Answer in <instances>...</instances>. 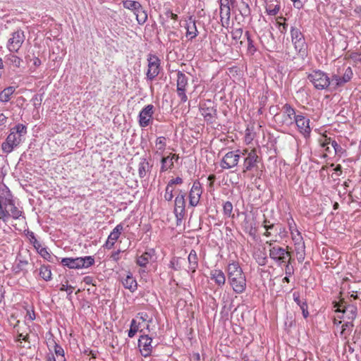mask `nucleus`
<instances>
[{
    "label": "nucleus",
    "mask_w": 361,
    "mask_h": 361,
    "mask_svg": "<svg viewBox=\"0 0 361 361\" xmlns=\"http://www.w3.org/2000/svg\"><path fill=\"white\" fill-rule=\"evenodd\" d=\"M188 84V78L183 72L178 71L177 73V94L180 99V102L183 103L188 100L185 94Z\"/></svg>",
    "instance_id": "16"
},
{
    "label": "nucleus",
    "mask_w": 361,
    "mask_h": 361,
    "mask_svg": "<svg viewBox=\"0 0 361 361\" xmlns=\"http://www.w3.org/2000/svg\"><path fill=\"white\" fill-rule=\"evenodd\" d=\"M289 228L290 230L292 239L295 242V245H298L297 250H300L302 252H304L305 244L302 242V237L301 235V233L297 229H295V231L296 233H295L293 232V229L291 223H289ZM299 259H304L303 253L300 254Z\"/></svg>",
    "instance_id": "22"
},
{
    "label": "nucleus",
    "mask_w": 361,
    "mask_h": 361,
    "mask_svg": "<svg viewBox=\"0 0 361 361\" xmlns=\"http://www.w3.org/2000/svg\"><path fill=\"white\" fill-rule=\"evenodd\" d=\"M293 300L296 302V304L300 307V310H302L304 318L306 319L309 316L307 302L305 301L300 300V294L298 292L293 293Z\"/></svg>",
    "instance_id": "28"
},
{
    "label": "nucleus",
    "mask_w": 361,
    "mask_h": 361,
    "mask_svg": "<svg viewBox=\"0 0 361 361\" xmlns=\"http://www.w3.org/2000/svg\"><path fill=\"white\" fill-rule=\"evenodd\" d=\"M201 115L207 123H212L217 118L216 104L211 99H205L200 103Z\"/></svg>",
    "instance_id": "6"
},
{
    "label": "nucleus",
    "mask_w": 361,
    "mask_h": 361,
    "mask_svg": "<svg viewBox=\"0 0 361 361\" xmlns=\"http://www.w3.org/2000/svg\"><path fill=\"white\" fill-rule=\"evenodd\" d=\"M224 214L228 217H233L232 214L233 204L230 201H226L223 205Z\"/></svg>",
    "instance_id": "46"
},
{
    "label": "nucleus",
    "mask_w": 361,
    "mask_h": 361,
    "mask_svg": "<svg viewBox=\"0 0 361 361\" xmlns=\"http://www.w3.org/2000/svg\"><path fill=\"white\" fill-rule=\"evenodd\" d=\"M245 154H247V156L244 158L242 171L243 173L257 169L259 161V158L255 149H252L250 152L247 151L245 152Z\"/></svg>",
    "instance_id": "12"
},
{
    "label": "nucleus",
    "mask_w": 361,
    "mask_h": 361,
    "mask_svg": "<svg viewBox=\"0 0 361 361\" xmlns=\"http://www.w3.org/2000/svg\"><path fill=\"white\" fill-rule=\"evenodd\" d=\"M173 187H171L167 184L166 190H165V194H164V200L166 201L170 202L172 200V199L173 197Z\"/></svg>",
    "instance_id": "50"
},
{
    "label": "nucleus",
    "mask_w": 361,
    "mask_h": 361,
    "mask_svg": "<svg viewBox=\"0 0 361 361\" xmlns=\"http://www.w3.org/2000/svg\"><path fill=\"white\" fill-rule=\"evenodd\" d=\"M276 231L281 238H283L286 236L287 232L286 228L281 225L277 224L276 226Z\"/></svg>",
    "instance_id": "55"
},
{
    "label": "nucleus",
    "mask_w": 361,
    "mask_h": 361,
    "mask_svg": "<svg viewBox=\"0 0 361 361\" xmlns=\"http://www.w3.org/2000/svg\"><path fill=\"white\" fill-rule=\"evenodd\" d=\"M3 203L4 207H6V209L10 206H13L15 200H13V197L10 192H8L6 197L4 198Z\"/></svg>",
    "instance_id": "49"
},
{
    "label": "nucleus",
    "mask_w": 361,
    "mask_h": 361,
    "mask_svg": "<svg viewBox=\"0 0 361 361\" xmlns=\"http://www.w3.org/2000/svg\"><path fill=\"white\" fill-rule=\"evenodd\" d=\"M308 79L318 90H324L331 84V80H330L327 74L319 70L314 71L310 73Z\"/></svg>",
    "instance_id": "8"
},
{
    "label": "nucleus",
    "mask_w": 361,
    "mask_h": 361,
    "mask_svg": "<svg viewBox=\"0 0 361 361\" xmlns=\"http://www.w3.org/2000/svg\"><path fill=\"white\" fill-rule=\"evenodd\" d=\"M230 1L232 3V0H219L220 8L230 7L229 6Z\"/></svg>",
    "instance_id": "62"
},
{
    "label": "nucleus",
    "mask_w": 361,
    "mask_h": 361,
    "mask_svg": "<svg viewBox=\"0 0 361 361\" xmlns=\"http://www.w3.org/2000/svg\"><path fill=\"white\" fill-rule=\"evenodd\" d=\"M276 239L267 240L266 244L269 246V252L270 259H271L277 266L281 267L286 263L288 258H290V253L287 249L276 245Z\"/></svg>",
    "instance_id": "2"
},
{
    "label": "nucleus",
    "mask_w": 361,
    "mask_h": 361,
    "mask_svg": "<svg viewBox=\"0 0 361 361\" xmlns=\"http://www.w3.org/2000/svg\"><path fill=\"white\" fill-rule=\"evenodd\" d=\"M147 78L149 80H153L160 72L161 61L157 56L150 54L147 56Z\"/></svg>",
    "instance_id": "11"
},
{
    "label": "nucleus",
    "mask_w": 361,
    "mask_h": 361,
    "mask_svg": "<svg viewBox=\"0 0 361 361\" xmlns=\"http://www.w3.org/2000/svg\"><path fill=\"white\" fill-rule=\"evenodd\" d=\"M154 110V106L152 104H148L140 111L138 121L142 128H145L152 123Z\"/></svg>",
    "instance_id": "17"
},
{
    "label": "nucleus",
    "mask_w": 361,
    "mask_h": 361,
    "mask_svg": "<svg viewBox=\"0 0 361 361\" xmlns=\"http://www.w3.org/2000/svg\"><path fill=\"white\" fill-rule=\"evenodd\" d=\"M202 193L201 184L198 180H195L189 192V204L191 207H196Z\"/></svg>",
    "instance_id": "19"
},
{
    "label": "nucleus",
    "mask_w": 361,
    "mask_h": 361,
    "mask_svg": "<svg viewBox=\"0 0 361 361\" xmlns=\"http://www.w3.org/2000/svg\"><path fill=\"white\" fill-rule=\"evenodd\" d=\"M25 39L24 31L18 29L11 35V37L8 40L6 45L10 52H18Z\"/></svg>",
    "instance_id": "9"
},
{
    "label": "nucleus",
    "mask_w": 361,
    "mask_h": 361,
    "mask_svg": "<svg viewBox=\"0 0 361 361\" xmlns=\"http://www.w3.org/2000/svg\"><path fill=\"white\" fill-rule=\"evenodd\" d=\"M173 168V162L171 161V159L167 157H163L161 159V169L160 172H165L169 169Z\"/></svg>",
    "instance_id": "37"
},
{
    "label": "nucleus",
    "mask_w": 361,
    "mask_h": 361,
    "mask_svg": "<svg viewBox=\"0 0 361 361\" xmlns=\"http://www.w3.org/2000/svg\"><path fill=\"white\" fill-rule=\"evenodd\" d=\"M239 11L243 17H247L250 15L251 11L248 3L242 0L239 6Z\"/></svg>",
    "instance_id": "44"
},
{
    "label": "nucleus",
    "mask_w": 361,
    "mask_h": 361,
    "mask_svg": "<svg viewBox=\"0 0 361 361\" xmlns=\"http://www.w3.org/2000/svg\"><path fill=\"white\" fill-rule=\"evenodd\" d=\"M331 145L334 148L335 154L343 153V149L341 146L338 145L336 141L332 140L331 137H326L325 139V142L322 144V147H324L326 145Z\"/></svg>",
    "instance_id": "36"
},
{
    "label": "nucleus",
    "mask_w": 361,
    "mask_h": 361,
    "mask_svg": "<svg viewBox=\"0 0 361 361\" xmlns=\"http://www.w3.org/2000/svg\"><path fill=\"white\" fill-rule=\"evenodd\" d=\"M136 16V20L139 25H143L147 20V11L141 7L134 13Z\"/></svg>",
    "instance_id": "35"
},
{
    "label": "nucleus",
    "mask_w": 361,
    "mask_h": 361,
    "mask_svg": "<svg viewBox=\"0 0 361 361\" xmlns=\"http://www.w3.org/2000/svg\"><path fill=\"white\" fill-rule=\"evenodd\" d=\"M54 345V353L57 356L64 357V350L61 345L56 343L54 340H52Z\"/></svg>",
    "instance_id": "52"
},
{
    "label": "nucleus",
    "mask_w": 361,
    "mask_h": 361,
    "mask_svg": "<svg viewBox=\"0 0 361 361\" xmlns=\"http://www.w3.org/2000/svg\"><path fill=\"white\" fill-rule=\"evenodd\" d=\"M185 193L180 191V193L176 197L174 213L178 219L183 218L185 212Z\"/></svg>",
    "instance_id": "18"
},
{
    "label": "nucleus",
    "mask_w": 361,
    "mask_h": 361,
    "mask_svg": "<svg viewBox=\"0 0 361 361\" xmlns=\"http://www.w3.org/2000/svg\"><path fill=\"white\" fill-rule=\"evenodd\" d=\"M335 307L338 312L343 314V317L348 319L353 320L357 315V307L354 305L347 304L344 301H341L339 303L336 304Z\"/></svg>",
    "instance_id": "15"
},
{
    "label": "nucleus",
    "mask_w": 361,
    "mask_h": 361,
    "mask_svg": "<svg viewBox=\"0 0 361 361\" xmlns=\"http://www.w3.org/2000/svg\"><path fill=\"white\" fill-rule=\"evenodd\" d=\"M38 253L46 260L49 262H54L55 259H57V257L55 255L49 253L48 250L46 247H41L38 250Z\"/></svg>",
    "instance_id": "41"
},
{
    "label": "nucleus",
    "mask_w": 361,
    "mask_h": 361,
    "mask_svg": "<svg viewBox=\"0 0 361 361\" xmlns=\"http://www.w3.org/2000/svg\"><path fill=\"white\" fill-rule=\"evenodd\" d=\"M123 231V225L121 224H118L108 236L107 240L104 244V247L108 250L111 249Z\"/></svg>",
    "instance_id": "21"
},
{
    "label": "nucleus",
    "mask_w": 361,
    "mask_h": 361,
    "mask_svg": "<svg viewBox=\"0 0 361 361\" xmlns=\"http://www.w3.org/2000/svg\"><path fill=\"white\" fill-rule=\"evenodd\" d=\"M285 266V272L286 275L288 276H290L293 274L294 270L293 267L291 266V258H288L286 261V263L283 264Z\"/></svg>",
    "instance_id": "51"
},
{
    "label": "nucleus",
    "mask_w": 361,
    "mask_h": 361,
    "mask_svg": "<svg viewBox=\"0 0 361 361\" xmlns=\"http://www.w3.org/2000/svg\"><path fill=\"white\" fill-rule=\"evenodd\" d=\"M21 141V138L14 133V130H11V133L6 140L1 144V149L4 153L9 154L15 147L19 145Z\"/></svg>",
    "instance_id": "14"
},
{
    "label": "nucleus",
    "mask_w": 361,
    "mask_h": 361,
    "mask_svg": "<svg viewBox=\"0 0 361 361\" xmlns=\"http://www.w3.org/2000/svg\"><path fill=\"white\" fill-rule=\"evenodd\" d=\"M19 321H18L17 324L14 326L16 331L17 337H16V342L22 343L21 341H23V338L24 337V332H20V326H19Z\"/></svg>",
    "instance_id": "53"
},
{
    "label": "nucleus",
    "mask_w": 361,
    "mask_h": 361,
    "mask_svg": "<svg viewBox=\"0 0 361 361\" xmlns=\"http://www.w3.org/2000/svg\"><path fill=\"white\" fill-rule=\"evenodd\" d=\"M281 114H276L274 118L276 121L281 123L282 126L290 127L294 124V119L296 116L295 109L289 104L283 106Z\"/></svg>",
    "instance_id": "7"
},
{
    "label": "nucleus",
    "mask_w": 361,
    "mask_h": 361,
    "mask_svg": "<svg viewBox=\"0 0 361 361\" xmlns=\"http://www.w3.org/2000/svg\"><path fill=\"white\" fill-rule=\"evenodd\" d=\"M230 17H231V8L230 7H226V8H220V18H221V25L224 27H228L230 22Z\"/></svg>",
    "instance_id": "30"
},
{
    "label": "nucleus",
    "mask_w": 361,
    "mask_h": 361,
    "mask_svg": "<svg viewBox=\"0 0 361 361\" xmlns=\"http://www.w3.org/2000/svg\"><path fill=\"white\" fill-rule=\"evenodd\" d=\"M123 5L124 8L133 11V13L136 12L142 6L140 2L132 0L123 1Z\"/></svg>",
    "instance_id": "38"
},
{
    "label": "nucleus",
    "mask_w": 361,
    "mask_h": 361,
    "mask_svg": "<svg viewBox=\"0 0 361 361\" xmlns=\"http://www.w3.org/2000/svg\"><path fill=\"white\" fill-rule=\"evenodd\" d=\"M267 222H268L267 219H265L263 222V226L265 228V230H267L268 231L269 230L274 229V228H276V226H275V224H267Z\"/></svg>",
    "instance_id": "60"
},
{
    "label": "nucleus",
    "mask_w": 361,
    "mask_h": 361,
    "mask_svg": "<svg viewBox=\"0 0 361 361\" xmlns=\"http://www.w3.org/2000/svg\"><path fill=\"white\" fill-rule=\"evenodd\" d=\"M280 20H283L284 21L286 20V19L283 17L279 18ZM279 26V30L282 34H284L287 32L288 29V24L286 22L281 23L280 21L277 22Z\"/></svg>",
    "instance_id": "54"
},
{
    "label": "nucleus",
    "mask_w": 361,
    "mask_h": 361,
    "mask_svg": "<svg viewBox=\"0 0 361 361\" xmlns=\"http://www.w3.org/2000/svg\"><path fill=\"white\" fill-rule=\"evenodd\" d=\"M6 59L10 65L16 68H19L23 62V60L20 57L12 54L7 55Z\"/></svg>",
    "instance_id": "43"
},
{
    "label": "nucleus",
    "mask_w": 361,
    "mask_h": 361,
    "mask_svg": "<svg viewBox=\"0 0 361 361\" xmlns=\"http://www.w3.org/2000/svg\"><path fill=\"white\" fill-rule=\"evenodd\" d=\"M152 257V253L149 252H144L141 256L137 259V264L142 267H146Z\"/></svg>",
    "instance_id": "39"
},
{
    "label": "nucleus",
    "mask_w": 361,
    "mask_h": 361,
    "mask_svg": "<svg viewBox=\"0 0 361 361\" xmlns=\"http://www.w3.org/2000/svg\"><path fill=\"white\" fill-rule=\"evenodd\" d=\"M210 278L218 286H223L226 283V276L220 269H212L210 271Z\"/></svg>",
    "instance_id": "24"
},
{
    "label": "nucleus",
    "mask_w": 361,
    "mask_h": 361,
    "mask_svg": "<svg viewBox=\"0 0 361 361\" xmlns=\"http://www.w3.org/2000/svg\"><path fill=\"white\" fill-rule=\"evenodd\" d=\"M353 73L350 66L342 65L336 69V72L333 73L331 76V85L335 87H342L349 82Z\"/></svg>",
    "instance_id": "4"
},
{
    "label": "nucleus",
    "mask_w": 361,
    "mask_h": 361,
    "mask_svg": "<svg viewBox=\"0 0 361 361\" xmlns=\"http://www.w3.org/2000/svg\"><path fill=\"white\" fill-rule=\"evenodd\" d=\"M247 152V150H243V152L240 150H236L227 152L221 160V168L224 169H229L236 166L238 164L241 154L245 155V152Z\"/></svg>",
    "instance_id": "10"
},
{
    "label": "nucleus",
    "mask_w": 361,
    "mask_h": 361,
    "mask_svg": "<svg viewBox=\"0 0 361 361\" xmlns=\"http://www.w3.org/2000/svg\"><path fill=\"white\" fill-rule=\"evenodd\" d=\"M121 282L124 288L130 290L131 292L137 290V283L131 273L128 272L125 276L122 277Z\"/></svg>",
    "instance_id": "23"
},
{
    "label": "nucleus",
    "mask_w": 361,
    "mask_h": 361,
    "mask_svg": "<svg viewBox=\"0 0 361 361\" xmlns=\"http://www.w3.org/2000/svg\"><path fill=\"white\" fill-rule=\"evenodd\" d=\"M294 123L297 126L299 131L305 136H308L310 134V119L306 118L303 115H296Z\"/></svg>",
    "instance_id": "20"
},
{
    "label": "nucleus",
    "mask_w": 361,
    "mask_h": 361,
    "mask_svg": "<svg viewBox=\"0 0 361 361\" xmlns=\"http://www.w3.org/2000/svg\"><path fill=\"white\" fill-rule=\"evenodd\" d=\"M15 90L16 89L13 86H9L4 89L0 92V101L4 103L8 102L11 99V97L15 92Z\"/></svg>",
    "instance_id": "32"
},
{
    "label": "nucleus",
    "mask_w": 361,
    "mask_h": 361,
    "mask_svg": "<svg viewBox=\"0 0 361 361\" xmlns=\"http://www.w3.org/2000/svg\"><path fill=\"white\" fill-rule=\"evenodd\" d=\"M166 138L164 136L158 137L155 142V145L157 148L155 154L161 155V153L165 150L166 146Z\"/></svg>",
    "instance_id": "34"
},
{
    "label": "nucleus",
    "mask_w": 361,
    "mask_h": 361,
    "mask_svg": "<svg viewBox=\"0 0 361 361\" xmlns=\"http://www.w3.org/2000/svg\"><path fill=\"white\" fill-rule=\"evenodd\" d=\"M183 183V179L180 177H176V178L171 179L168 185L173 187V185H180Z\"/></svg>",
    "instance_id": "58"
},
{
    "label": "nucleus",
    "mask_w": 361,
    "mask_h": 361,
    "mask_svg": "<svg viewBox=\"0 0 361 361\" xmlns=\"http://www.w3.org/2000/svg\"><path fill=\"white\" fill-rule=\"evenodd\" d=\"M152 165H150L147 157H141L138 166V174L140 178H143L147 173L151 170Z\"/></svg>",
    "instance_id": "25"
},
{
    "label": "nucleus",
    "mask_w": 361,
    "mask_h": 361,
    "mask_svg": "<svg viewBox=\"0 0 361 361\" xmlns=\"http://www.w3.org/2000/svg\"><path fill=\"white\" fill-rule=\"evenodd\" d=\"M257 263L260 265V266H264L267 264V257L266 256H264V257H258L257 259Z\"/></svg>",
    "instance_id": "61"
},
{
    "label": "nucleus",
    "mask_w": 361,
    "mask_h": 361,
    "mask_svg": "<svg viewBox=\"0 0 361 361\" xmlns=\"http://www.w3.org/2000/svg\"><path fill=\"white\" fill-rule=\"evenodd\" d=\"M11 130H14V133H16L17 135H19L20 138H21V137L23 135H25L27 133V128H26L25 126H24L23 124H20V123L16 125Z\"/></svg>",
    "instance_id": "47"
},
{
    "label": "nucleus",
    "mask_w": 361,
    "mask_h": 361,
    "mask_svg": "<svg viewBox=\"0 0 361 361\" xmlns=\"http://www.w3.org/2000/svg\"><path fill=\"white\" fill-rule=\"evenodd\" d=\"M280 8L281 6L279 4H274L270 1L266 6V12L269 16H276L279 13Z\"/></svg>",
    "instance_id": "42"
},
{
    "label": "nucleus",
    "mask_w": 361,
    "mask_h": 361,
    "mask_svg": "<svg viewBox=\"0 0 361 361\" xmlns=\"http://www.w3.org/2000/svg\"><path fill=\"white\" fill-rule=\"evenodd\" d=\"M61 264L69 269L88 268L94 264V259L92 256L84 257H66L61 259Z\"/></svg>",
    "instance_id": "5"
},
{
    "label": "nucleus",
    "mask_w": 361,
    "mask_h": 361,
    "mask_svg": "<svg viewBox=\"0 0 361 361\" xmlns=\"http://www.w3.org/2000/svg\"><path fill=\"white\" fill-rule=\"evenodd\" d=\"M7 212L8 215L5 218V221H3L4 223L7 222L10 217H12L13 219H18L20 216H23V210L17 207L16 203L13 204V206H10L7 208Z\"/></svg>",
    "instance_id": "27"
},
{
    "label": "nucleus",
    "mask_w": 361,
    "mask_h": 361,
    "mask_svg": "<svg viewBox=\"0 0 361 361\" xmlns=\"http://www.w3.org/2000/svg\"><path fill=\"white\" fill-rule=\"evenodd\" d=\"M158 343H154L152 337L148 335H142L138 339V347L141 355L147 357L151 355L154 347L157 346Z\"/></svg>",
    "instance_id": "13"
},
{
    "label": "nucleus",
    "mask_w": 361,
    "mask_h": 361,
    "mask_svg": "<svg viewBox=\"0 0 361 361\" xmlns=\"http://www.w3.org/2000/svg\"><path fill=\"white\" fill-rule=\"evenodd\" d=\"M244 231L247 233L250 236L255 238L257 233L255 227V223L253 221H250L245 219L243 222Z\"/></svg>",
    "instance_id": "31"
},
{
    "label": "nucleus",
    "mask_w": 361,
    "mask_h": 361,
    "mask_svg": "<svg viewBox=\"0 0 361 361\" xmlns=\"http://www.w3.org/2000/svg\"><path fill=\"white\" fill-rule=\"evenodd\" d=\"M185 29L186 37H189L190 39H194L197 35V29L195 24V20L190 17L186 22Z\"/></svg>",
    "instance_id": "26"
},
{
    "label": "nucleus",
    "mask_w": 361,
    "mask_h": 361,
    "mask_svg": "<svg viewBox=\"0 0 361 361\" xmlns=\"http://www.w3.org/2000/svg\"><path fill=\"white\" fill-rule=\"evenodd\" d=\"M228 279L233 290L240 294L246 289V277L238 262H233L227 267Z\"/></svg>",
    "instance_id": "1"
},
{
    "label": "nucleus",
    "mask_w": 361,
    "mask_h": 361,
    "mask_svg": "<svg viewBox=\"0 0 361 361\" xmlns=\"http://www.w3.org/2000/svg\"><path fill=\"white\" fill-rule=\"evenodd\" d=\"M39 276L44 281H48L51 279V271L49 266L42 265L39 269Z\"/></svg>",
    "instance_id": "40"
},
{
    "label": "nucleus",
    "mask_w": 361,
    "mask_h": 361,
    "mask_svg": "<svg viewBox=\"0 0 361 361\" xmlns=\"http://www.w3.org/2000/svg\"><path fill=\"white\" fill-rule=\"evenodd\" d=\"M7 121V116L4 114H0V126L4 125Z\"/></svg>",
    "instance_id": "63"
},
{
    "label": "nucleus",
    "mask_w": 361,
    "mask_h": 361,
    "mask_svg": "<svg viewBox=\"0 0 361 361\" xmlns=\"http://www.w3.org/2000/svg\"><path fill=\"white\" fill-rule=\"evenodd\" d=\"M245 37L247 38V40L248 49L249 50H252L253 49V50L255 51V49H254L253 41L250 38V32L248 31H246L245 33Z\"/></svg>",
    "instance_id": "57"
},
{
    "label": "nucleus",
    "mask_w": 361,
    "mask_h": 361,
    "mask_svg": "<svg viewBox=\"0 0 361 361\" xmlns=\"http://www.w3.org/2000/svg\"><path fill=\"white\" fill-rule=\"evenodd\" d=\"M294 6L298 9H300L302 8L303 4L300 0H295V1H293Z\"/></svg>",
    "instance_id": "64"
},
{
    "label": "nucleus",
    "mask_w": 361,
    "mask_h": 361,
    "mask_svg": "<svg viewBox=\"0 0 361 361\" xmlns=\"http://www.w3.org/2000/svg\"><path fill=\"white\" fill-rule=\"evenodd\" d=\"M20 257V255H19L17 258V263L13 266V271L16 274H19L21 271L27 272L26 267L28 264V262Z\"/></svg>",
    "instance_id": "33"
},
{
    "label": "nucleus",
    "mask_w": 361,
    "mask_h": 361,
    "mask_svg": "<svg viewBox=\"0 0 361 361\" xmlns=\"http://www.w3.org/2000/svg\"><path fill=\"white\" fill-rule=\"evenodd\" d=\"M140 323H137L136 319H133L131 321L130 329L128 331V336L130 338L134 337L135 334L139 331Z\"/></svg>",
    "instance_id": "45"
},
{
    "label": "nucleus",
    "mask_w": 361,
    "mask_h": 361,
    "mask_svg": "<svg viewBox=\"0 0 361 361\" xmlns=\"http://www.w3.org/2000/svg\"><path fill=\"white\" fill-rule=\"evenodd\" d=\"M350 58L355 62H360L361 63V53L360 52H353L350 54Z\"/></svg>",
    "instance_id": "59"
},
{
    "label": "nucleus",
    "mask_w": 361,
    "mask_h": 361,
    "mask_svg": "<svg viewBox=\"0 0 361 361\" xmlns=\"http://www.w3.org/2000/svg\"><path fill=\"white\" fill-rule=\"evenodd\" d=\"M170 267L174 270H179L180 267L178 265V259L173 258L170 262Z\"/></svg>",
    "instance_id": "56"
},
{
    "label": "nucleus",
    "mask_w": 361,
    "mask_h": 361,
    "mask_svg": "<svg viewBox=\"0 0 361 361\" xmlns=\"http://www.w3.org/2000/svg\"><path fill=\"white\" fill-rule=\"evenodd\" d=\"M189 270L194 273L198 267V257L195 250H192L188 257Z\"/></svg>",
    "instance_id": "29"
},
{
    "label": "nucleus",
    "mask_w": 361,
    "mask_h": 361,
    "mask_svg": "<svg viewBox=\"0 0 361 361\" xmlns=\"http://www.w3.org/2000/svg\"><path fill=\"white\" fill-rule=\"evenodd\" d=\"M290 33L291 42L294 46L298 56L302 59H305L307 55V44L304 35L300 29L294 26L290 27Z\"/></svg>",
    "instance_id": "3"
},
{
    "label": "nucleus",
    "mask_w": 361,
    "mask_h": 361,
    "mask_svg": "<svg viewBox=\"0 0 361 361\" xmlns=\"http://www.w3.org/2000/svg\"><path fill=\"white\" fill-rule=\"evenodd\" d=\"M243 33V30L241 27L233 29L232 31L231 32L232 39L235 42H237L242 37Z\"/></svg>",
    "instance_id": "48"
}]
</instances>
